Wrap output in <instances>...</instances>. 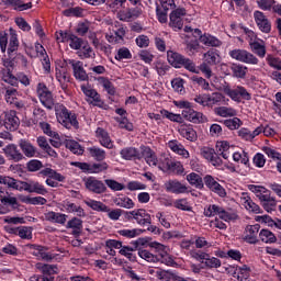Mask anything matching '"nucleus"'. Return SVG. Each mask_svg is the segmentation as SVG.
Listing matches in <instances>:
<instances>
[{"instance_id":"nucleus-1","label":"nucleus","mask_w":281,"mask_h":281,"mask_svg":"<svg viewBox=\"0 0 281 281\" xmlns=\"http://www.w3.org/2000/svg\"><path fill=\"white\" fill-rule=\"evenodd\" d=\"M167 60L171 67H175L176 69H181V67H184L187 71H191V74H199V68H196V64L192 61L190 58L183 57V55L173 52L168 50L167 52Z\"/></svg>"},{"instance_id":"nucleus-2","label":"nucleus","mask_w":281,"mask_h":281,"mask_svg":"<svg viewBox=\"0 0 281 281\" xmlns=\"http://www.w3.org/2000/svg\"><path fill=\"white\" fill-rule=\"evenodd\" d=\"M204 216L207 218H212V216H218L225 223H229V221H236L238 218V214L236 211L232 209H225L223 206L216 204H210L204 207Z\"/></svg>"},{"instance_id":"nucleus-3","label":"nucleus","mask_w":281,"mask_h":281,"mask_svg":"<svg viewBox=\"0 0 281 281\" xmlns=\"http://www.w3.org/2000/svg\"><path fill=\"white\" fill-rule=\"evenodd\" d=\"M53 106L55 109L57 122L61 124V126H65V128H71V126L78 128V117L76 114H71L64 104L56 103Z\"/></svg>"},{"instance_id":"nucleus-4","label":"nucleus","mask_w":281,"mask_h":281,"mask_svg":"<svg viewBox=\"0 0 281 281\" xmlns=\"http://www.w3.org/2000/svg\"><path fill=\"white\" fill-rule=\"evenodd\" d=\"M0 49L2 54H5L7 50L9 56H12V54L19 50V35L16 34V31L10 29L9 37L8 34L0 36Z\"/></svg>"},{"instance_id":"nucleus-5","label":"nucleus","mask_w":281,"mask_h":281,"mask_svg":"<svg viewBox=\"0 0 281 281\" xmlns=\"http://www.w3.org/2000/svg\"><path fill=\"white\" fill-rule=\"evenodd\" d=\"M204 61L199 66V69L204 74L205 78H212V68L221 63V55L216 49H210L203 54Z\"/></svg>"},{"instance_id":"nucleus-6","label":"nucleus","mask_w":281,"mask_h":281,"mask_svg":"<svg viewBox=\"0 0 281 281\" xmlns=\"http://www.w3.org/2000/svg\"><path fill=\"white\" fill-rule=\"evenodd\" d=\"M223 92L225 95L231 98L234 102H241L243 100H251V93L247 91V88L243 86H235L232 88L231 85L223 86Z\"/></svg>"},{"instance_id":"nucleus-7","label":"nucleus","mask_w":281,"mask_h":281,"mask_svg":"<svg viewBox=\"0 0 281 281\" xmlns=\"http://www.w3.org/2000/svg\"><path fill=\"white\" fill-rule=\"evenodd\" d=\"M125 216L128 221H136L137 225H140V227H146V225H151L153 223V217L144 209L127 211Z\"/></svg>"},{"instance_id":"nucleus-8","label":"nucleus","mask_w":281,"mask_h":281,"mask_svg":"<svg viewBox=\"0 0 281 281\" xmlns=\"http://www.w3.org/2000/svg\"><path fill=\"white\" fill-rule=\"evenodd\" d=\"M188 14L186 8H177L171 11L169 14V27L173 30V32H179V30H183V16Z\"/></svg>"},{"instance_id":"nucleus-9","label":"nucleus","mask_w":281,"mask_h":281,"mask_svg":"<svg viewBox=\"0 0 281 281\" xmlns=\"http://www.w3.org/2000/svg\"><path fill=\"white\" fill-rule=\"evenodd\" d=\"M228 56H231L233 60H238V63H245L246 65H258L259 63L254 54L240 48L229 50Z\"/></svg>"},{"instance_id":"nucleus-10","label":"nucleus","mask_w":281,"mask_h":281,"mask_svg":"<svg viewBox=\"0 0 281 281\" xmlns=\"http://www.w3.org/2000/svg\"><path fill=\"white\" fill-rule=\"evenodd\" d=\"M37 95L40 98V102L46 109H54L56 105L54 104V95L52 94V91H49V88L45 86V83L37 85Z\"/></svg>"},{"instance_id":"nucleus-11","label":"nucleus","mask_w":281,"mask_h":281,"mask_svg":"<svg viewBox=\"0 0 281 281\" xmlns=\"http://www.w3.org/2000/svg\"><path fill=\"white\" fill-rule=\"evenodd\" d=\"M144 13L142 7L137 5L134 8H127L123 11H119L116 16L120 21H124L128 23L131 21H135V19H139V16Z\"/></svg>"},{"instance_id":"nucleus-12","label":"nucleus","mask_w":281,"mask_h":281,"mask_svg":"<svg viewBox=\"0 0 281 281\" xmlns=\"http://www.w3.org/2000/svg\"><path fill=\"white\" fill-rule=\"evenodd\" d=\"M203 183L209 190H211V192H214V194H217L222 198L227 196L225 188H223V186H221V183H218V181H216V178H214L212 175L204 176Z\"/></svg>"},{"instance_id":"nucleus-13","label":"nucleus","mask_w":281,"mask_h":281,"mask_svg":"<svg viewBox=\"0 0 281 281\" xmlns=\"http://www.w3.org/2000/svg\"><path fill=\"white\" fill-rule=\"evenodd\" d=\"M86 190L93 194H104L106 192V186L102 180H98L95 177H88L85 180Z\"/></svg>"},{"instance_id":"nucleus-14","label":"nucleus","mask_w":281,"mask_h":281,"mask_svg":"<svg viewBox=\"0 0 281 281\" xmlns=\"http://www.w3.org/2000/svg\"><path fill=\"white\" fill-rule=\"evenodd\" d=\"M200 155L206 159L210 164H212L215 168H221L223 166V159H221V156L216 154L214 148L210 147H202L200 149Z\"/></svg>"},{"instance_id":"nucleus-15","label":"nucleus","mask_w":281,"mask_h":281,"mask_svg":"<svg viewBox=\"0 0 281 281\" xmlns=\"http://www.w3.org/2000/svg\"><path fill=\"white\" fill-rule=\"evenodd\" d=\"M182 117L192 124H203L207 122V116L201 112L194 111V109L182 110Z\"/></svg>"},{"instance_id":"nucleus-16","label":"nucleus","mask_w":281,"mask_h":281,"mask_svg":"<svg viewBox=\"0 0 281 281\" xmlns=\"http://www.w3.org/2000/svg\"><path fill=\"white\" fill-rule=\"evenodd\" d=\"M56 80L59 82L61 89L67 91L69 87V82L71 80V76L65 66H57L55 69Z\"/></svg>"},{"instance_id":"nucleus-17","label":"nucleus","mask_w":281,"mask_h":281,"mask_svg":"<svg viewBox=\"0 0 281 281\" xmlns=\"http://www.w3.org/2000/svg\"><path fill=\"white\" fill-rule=\"evenodd\" d=\"M254 20L260 32H263V34H269V32H271V22L261 11L254 12Z\"/></svg>"},{"instance_id":"nucleus-18","label":"nucleus","mask_w":281,"mask_h":281,"mask_svg":"<svg viewBox=\"0 0 281 281\" xmlns=\"http://www.w3.org/2000/svg\"><path fill=\"white\" fill-rule=\"evenodd\" d=\"M3 153L9 161H23L24 156L23 153L19 149V147L15 144H9L3 149Z\"/></svg>"},{"instance_id":"nucleus-19","label":"nucleus","mask_w":281,"mask_h":281,"mask_svg":"<svg viewBox=\"0 0 281 281\" xmlns=\"http://www.w3.org/2000/svg\"><path fill=\"white\" fill-rule=\"evenodd\" d=\"M68 65H70L72 67V71H74V76H75L76 80H80V82H85V81L89 80V75H87L85 67L82 66V61L69 59Z\"/></svg>"},{"instance_id":"nucleus-20","label":"nucleus","mask_w":281,"mask_h":281,"mask_svg":"<svg viewBox=\"0 0 281 281\" xmlns=\"http://www.w3.org/2000/svg\"><path fill=\"white\" fill-rule=\"evenodd\" d=\"M0 186H7L10 190H16L18 192H23V180H18L10 176H0Z\"/></svg>"},{"instance_id":"nucleus-21","label":"nucleus","mask_w":281,"mask_h":281,"mask_svg":"<svg viewBox=\"0 0 281 281\" xmlns=\"http://www.w3.org/2000/svg\"><path fill=\"white\" fill-rule=\"evenodd\" d=\"M260 232V224L247 225L244 232V240L250 245L258 243V233Z\"/></svg>"},{"instance_id":"nucleus-22","label":"nucleus","mask_w":281,"mask_h":281,"mask_svg":"<svg viewBox=\"0 0 281 281\" xmlns=\"http://www.w3.org/2000/svg\"><path fill=\"white\" fill-rule=\"evenodd\" d=\"M23 192H34L35 194H42L45 196V194H47V189L41 182L30 180L29 182L24 181Z\"/></svg>"},{"instance_id":"nucleus-23","label":"nucleus","mask_w":281,"mask_h":281,"mask_svg":"<svg viewBox=\"0 0 281 281\" xmlns=\"http://www.w3.org/2000/svg\"><path fill=\"white\" fill-rule=\"evenodd\" d=\"M0 202L2 203V205H7L9 207H12L13 210H16V207H19V200L12 196V193L8 192V189L3 187H0Z\"/></svg>"},{"instance_id":"nucleus-24","label":"nucleus","mask_w":281,"mask_h":281,"mask_svg":"<svg viewBox=\"0 0 281 281\" xmlns=\"http://www.w3.org/2000/svg\"><path fill=\"white\" fill-rule=\"evenodd\" d=\"M167 146L172 153L182 157V159H190V151H188V149H186V146H183V144H181L179 140H169L167 143Z\"/></svg>"},{"instance_id":"nucleus-25","label":"nucleus","mask_w":281,"mask_h":281,"mask_svg":"<svg viewBox=\"0 0 281 281\" xmlns=\"http://www.w3.org/2000/svg\"><path fill=\"white\" fill-rule=\"evenodd\" d=\"M81 91L86 98H90L93 102H97V106L102 109L104 102L95 89H93L90 85H81Z\"/></svg>"},{"instance_id":"nucleus-26","label":"nucleus","mask_w":281,"mask_h":281,"mask_svg":"<svg viewBox=\"0 0 281 281\" xmlns=\"http://www.w3.org/2000/svg\"><path fill=\"white\" fill-rule=\"evenodd\" d=\"M241 204L248 212H252V214H261L262 209H260V205L256 204L254 200H251V196H249L248 193H241L240 196Z\"/></svg>"},{"instance_id":"nucleus-27","label":"nucleus","mask_w":281,"mask_h":281,"mask_svg":"<svg viewBox=\"0 0 281 281\" xmlns=\"http://www.w3.org/2000/svg\"><path fill=\"white\" fill-rule=\"evenodd\" d=\"M165 189L167 192H172V194H186L188 192V187L179 182V180H169L165 183Z\"/></svg>"},{"instance_id":"nucleus-28","label":"nucleus","mask_w":281,"mask_h":281,"mask_svg":"<svg viewBox=\"0 0 281 281\" xmlns=\"http://www.w3.org/2000/svg\"><path fill=\"white\" fill-rule=\"evenodd\" d=\"M95 133L99 144H101L103 148L111 150L113 148V140L111 139L109 132L102 127H98Z\"/></svg>"},{"instance_id":"nucleus-29","label":"nucleus","mask_w":281,"mask_h":281,"mask_svg":"<svg viewBox=\"0 0 281 281\" xmlns=\"http://www.w3.org/2000/svg\"><path fill=\"white\" fill-rule=\"evenodd\" d=\"M21 122L19 121V116H16V112L10 111L5 113L4 116V126L7 131H16Z\"/></svg>"},{"instance_id":"nucleus-30","label":"nucleus","mask_w":281,"mask_h":281,"mask_svg":"<svg viewBox=\"0 0 281 281\" xmlns=\"http://www.w3.org/2000/svg\"><path fill=\"white\" fill-rule=\"evenodd\" d=\"M179 135L188 142H196L199 136L196 135V131L192 127V125H180L178 127Z\"/></svg>"},{"instance_id":"nucleus-31","label":"nucleus","mask_w":281,"mask_h":281,"mask_svg":"<svg viewBox=\"0 0 281 281\" xmlns=\"http://www.w3.org/2000/svg\"><path fill=\"white\" fill-rule=\"evenodd\" d=\"M44 218L45 221H48V223H57L58 225H65L69 216L64 213H56L54 211H49L44 214Z\"/></svg>"},{"instance_id":"nucleus-32","label":"nucleus","mask_w":281,"mask_h":281,"mask_svg":"<svg viewBox=\"0 0 281 281\" xmlns=\"http://www.w3.org/2000/svg\"><path fill=\"white\" fill-rule=\"evenodd\" d=\"M248 189L259 199L260 203L271 196V191L262 186L250 184Z\"/></svg>"},{"instance_id":"nucleus-33","label":"nucleus","mask_w":281,"mask_h":281,"mask_svg":"<svg viewBox=\"0 0 281 281\" xmlns=\"http://www.w3.org/2000/svg\"><path fill=\"white\" fill-rule=\"evenodd\" d=\"M35 269L47 278V276H58V266L38 262L35 265Z\"/></svg>"},{"instance_id":"nucleus-34","label":"nucleus","mask_w":281,"mask_h":281,"mask_svg":"<svg viewBox=\"0 0 281 281\" xmlns=\"http://www.w3.org/2000/svg\"><path fill=\"white\" fill-rule=\"evenodd\" d=\"M19 146L23 153L22 155L24 157H27L29 159H32V157H36V155L38 154L36 147L32 145V143H30L29 140L21 139L19 142Z\"/></svg>"},{"instance_id":"nucleus-35","label":"nucleus","mask_w":281,"mask_h":281,"mask_svg":"<svg viewBox=\"0 0 281 281\" xmlns=\"http://www.w3.org/2000/svg\"><path fill=\"white\" fill-rule=\"evenodd\" d=\"M63 207L68 212V214H77L80 218H85L87 216L85 209L74 202L65 201Z\"/></svg>"},{"instance_id":"nucleus-36","label":"nucleus","mask_w":281,"mask_h":281,"mask_svg":"<svg viewBox=\"0 0 281 281\" xmlns=\"http://www.w3.org/2000/svg\"><path fill=\"white\" fill-rule=\"evenodd\" d=\"M0 5H10L13 10L23 12L24 10H30L32 8V2L23 3L21 0H0Z\"/></svg>"},{"instance_id":"nucleus-37","label":"nucleus","mask_w":281,"mask_h":281,"mask_svg":"<svg viewBox=\"0 0 281 281\" xmlns=\"http://www.w3.org/2000/svg\"><path fill=\"white\" fill-rule=\"evenodd\" d=\"M216 150L223 157V159H227L234 153V146L229 145L226 140H218L216 143Z\"/></svg>"},{"instance_id":"nucleus-38","label":"nucleus","mask_w":281,"mask_h":281,"mask_svg":"<svg viewBox=\"0 0 281 281\" xmlns=\"http://www.w3.org/2000/svg\"><path fill=\"white\" fill-rule=\"evenodd\" d=\"M112 202L117 207H124L125 210H133V207H135V202H133L131 198L125 195L112 198Z\"/></svg>"},{"instance_id":"nucleus-39","label":"nucleus","mask_w":281,"mask_h":281,"mask_svg":"<svg viewBox=\"0 0 281 281\" xmlns=\"http://www.w3.org/2000/svg\"><path fill=\"white\" fill-rule=\"evenodd\" d=\"M200 43H202V45H205V47H221V45H223L221 40L209 33L200 35Z\"/></svg>"},{"instance_id":"nucleus-40","label":"nucleus","mask_w":281,"mask_h":281,"mask_svg":"<svg viewBox=\"0 0 281 281\" xmlns=\"http://www.w3.org/2000/svg\"><path fill=\"white\" fill-rule=\"evenodd\" d=\"M33 256H36V258H40V260H45L46 262H50V260H54V256L49 252H47V249L43 246L33 245Z\"/></svg>"},{"instance_id":"nucleus-41","label":"nucleus","mask_w":281,"mask_h":281,"mask_svg":"<svg viewBox=\"0 0 281 281\" xmlns=\"http://www.w3.org/2000/svg\"><path fill=\"white\" fill-rule=\"evenodd\" d=\"M67 229H72V236H80L82 234V220L72 217L66 224Z\"/></svg>"},{"instance_id":"nucleus-42","label":"nucleus","mask_w":281,"mask_h":281,"mask_svg":"<svg viewBox=\"0 0 281 281\" xmlns=\"http://www.w3.org/2000/svg\"><path fill=\"white\" fill-rule=\"evenodd\" d=\"M146 229L142 228H122L117 231L119 236H123V238H137L138 236H142Z\"/></svg>"},{"instance_id":"nucleus-43","label":"nucleus","mask_w":281,"mask_h":281,"mask_svg":"<svg viewBox=\"0 0 281 281\" xmlns=\"http://www.w3.org/2000/svg\"><path fill=\"white\" fill-rule=\"evenodd\" d=\"M40 177H48L49 179H54L55 181L63 182L65 181V176L60 175L56 170L52 168H45L38 172Z\"/></svg>"},{"instance_id":"nucleus-44","label":"nucleus","mask_w":281,"mask_h":281,"mask_svg":"<svg viewBox=\"0 0 281 281\" xmlns=\"http://www.w3.org/2000/svg\"><path fill=\"white\" fill-rule=\"evenodd\" d=\"M122 159L130 161L131 159H140L139 151L135 147L123 148L120 153Z\"/></svg>"},{"instance_id":"nucleus-45","label":"nucleus","mask_w":281,"mask_h":281,"mask_svg":"<svg viewBox=\"0 0 281 281\" xmlns=\"http://www.w3.org/2000/svg\"><path fill=\"white\" fill-rule=\"evenodd\" d=\"M232 74L234 78H239L241 80H245L247 76L248 68L247 66H243L240 64H233L231 67Z\"/></svg>"},{"instance_id":"nucleus-46","label":"nucleus","mask_w":281,"mask_h":281,"mask_svg":"<svg viewBox=\"0 0 281 281\" xmlns=\"http://www.w3.org/2000/svg\"><path fill=\"white\" fill-rule=\"evenodd\" d=\"M97 82L98 85H100V87H103L109 95H115V87L113 86V82L109 80V78L98 77Z\"/></svg>"},{"instance_id":"nucleus-47","label":"nucleus","mask_w":281,"mask_h":281,"mask_svg":"<svg viewBox=\"0 0 281 281\" xmlns=\"http://www.w3.org/2000/svg\"><path fill=\"white\" fill-rule=\"evenodd\" d=\"M85 203L88 207L94 210V212H109V205L104 204L102 201L87 200Z\"/></svg>"},{"instance_id":"nucleus-48","label":"nucleus","mask_w":281,"mask_h":281,"mask_svg":"<svg viewBox=\"0 0 281 281\" xmlns=\"http://www.w3.org/2000/svg\"><path fill=\"white\" fill-rule=\"evenodd\" d=\"M251 52L258 55L259 58H265L267 56V47L265 46V42H255L249 44Z\"/></svg>"},{"instance_id":"nucleus-49","label":"nucleus","mask_w":281,"mask_h":281,"mask_svg":"<svg viewBox=\"0 0 281 281\" xmlns=\"http://www.w3.org/2000/svg\"><path fill=\"white\" fill-rule=\"evenodd\" d=\"M187 181L190 183V186L198 188V190H203V178H201L199 173L191 172L187 175Z\"/></svg>"},{"instance_id":"nucleus-50","label":"nucleus","mask_w":281,"mask_h":281,"mask_svg":"<svg viewBox=\"0 0 281 281\" xmlns=\"http://www.w3.org/2000/svg\"><path fill=\"white\" fill-rule=\"evenodd\" d=\"M143 157L146 164H148V166H154L155 168H157L158 158L157 155H155V151H153V149L146 147L143 150Z\"/></svg>"},{"instance_id":"nucleus-51","label":"nucleus","mask_w":281,"mask_h":281,"mask_svg":"<svg viewBox=\"0 0 281 281\" xmlns=\"http://www.w3.org/2000/svg\"><path fill=\"white\" fill-rule=\"evenodd\" d=\"M88 151L90 153V156L95 159V161H104V159H106V151L100 147H90L88 148Z\"/></svg>"},{"instance_id":"nucleus-52","label":"nucleus","mask_w":281,"mask_h":281,"mask_svg":"<svg viewBox=\"0 0 281 281\" xmlns=\"http://www.w3.org/2000/svg\"><path fill=\"white\" fill-rule=\"evenodd\" d=\"M172 162V159L168 157L167 155H161L157 160V166L159 170L162 172H168V169L170 168V164Z\"/></svg>"},{"instance_id":"nucleus-53","label":"nucleus","mask_w":281,"mask_h":281,"mask_svg":"<svg viewBox=\"0 0 281 281\" xmlns=\"http://www.w3.org/2000/svg\"><path fill=\"white\" fill-rule=\"evenodd\" d=\"M40 127L48 137H53V139H60V135L56 131L52 130V125L49 123L44 121L43 123H40Z\"/></svg>"},{"instance_id":"nucleus-54","label":"nucleus","mask_w":281,"mask_h":281,"mask_svg":"<svg viewBox=\"0 0 281 281\" xmlns=\"http://www.w3.org/2000/svg\"><path fill=\"white\" fill-rule=\"evenodd\" d=\"M259 238L262 243L267 244L276 243V240H278L276 235L269 229H261L259 233Z\"/></svg>"},{"instance_id":"nucleus-55","label":"nucleus","mask_w":281,"mask_h":281,"mask_svg":"<svg viewBox=\"0 0 281 281\" xmlns=\"http://www.w3.org/2000/svg\"><path fill=\"white\" fill-rule=\"evenodd\" d=\"M209 106H214L216 104H221V102H225V95L221 92H213L207 94Z\"/></svg>"},{"instance_id":"nucleus-56","label":"nucleus","mask_w":281,"mask_h":281,"mask_svg":"<svg viewBox=\"0 0 281 281\" xmlns=\"http://www.w3.org/2000/svg\"><path fill=\"white\" fill-rule=\"evenodd\" d=\"M33 120L35 124H43V122L47 121V113L41 108H35L33 111Z\"/></svg>"},{"instance_id":"nucleus-57","label":"nucleus","mask_w":281,"mask_h":281,"mask_svg":"<svg viewBox=\"0 0 281 281\" xmlns=\"http://www.w3.org/2000/svg\"><path fill=\"white\" fill-rule=\"evenodd\" d=\"M162 117L170 120V122H177L178 124H183V116L181 114L172 113L168 110H160Z\"/></svg>"},{"instance_id":"nucleus-58","label":"nucleus","mask_w":281,"mask_h":281,"mask_svg":"<svg viewBox=\"0 0 281 281\" xmlns=\"http://www.w3.org/2000/svg\"><path fill=\"white\" fill-rule=\"evenodd\" d=\"M216 115L220 117H235L236 110L228 106H220L215 110Z\"/></svg>"},{"instance_id":"nucleus-59","label":"nucleus","mask_w":281,"mask_h":281,"mask_svg":"<svg viewBox=\"0 0 281 281\" xmlns=\"http://www.w3.org/2000/svg\"><path fill=\"white\" fill-rule=\"evenodd\" d=\"M168 172H172V175H183L186 172V168H183V164H181V161L171 160Z\"/></svg>"},{"instance_id":"nucleus-60","label":"nucleus","mask_w":281,"mask_h":281,"mask_svg":"<svg viewBox=\"0 0 281 281\" xmlns=\"http://www.w3.org/2000/svg\"><path fill=\"white\" fill-rule=\"evenodd\" d=\"M66 148L74 153V155H82L85 153V149H82V146L79 145L76 140H67L66 142Z\"/></svg>"},{"instance_id":"nucleus-61","label":"nucleus","mask_w":281,"mask_h":281,"mask_svg":"<svg viewBox=\"0 0 281 281\" xmlns=\"http://www.w3.org/2000/svg\"><path fill=\"white\" fill-rule=\"evenodd\" d=\"M138 256L143 260H146V262H159V257H157V255H153L146 249L138 250Z\"/></svg>"},{"instance_id":"nucleus-62","label":"nucleus","mask_w":281,"mask_h":281,"mask_svg":"<svg viewBox=\"0 0 281 281\" xmlns=\"http://www.w3.org/2000/svg\"><path fill=\"white\" fill-rule=\"evenodd\" d=\"M105 170H109V164L106 162H97L92 166L90 165V175H100V172H104Z\"/></svg>"},{"instance_id":"nucleus-63","label":"nucleus","mask_w":281,"mask_h":281,"mask_svg":"<svg viewBox=\"0 0 281 281\" xmlns=\"http://www.w3.org/2000/svg\"><path fill=\"white\" fill-rule=\"evenodd\" d=\"M261 205L266 212H273L278 202L276 201V198L269 195L266 201L261 202Z\"/></svg>"},{"instance_id":"nucleus-64","label":"nucleus","mask_w":281,"mask_h":281,"mask_svg":"<svg viewBox=\"0 0 281 281\" xmlns=\"http://www.w3.org/2000/svg\"><path fill=\"white\" fill-rule=\"evenodd\" d=\"M79 58H95V52H93V48L89 45L82 46V48L79 50Z\"/></svg>"}]
</instances>
